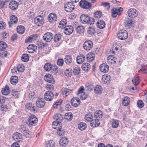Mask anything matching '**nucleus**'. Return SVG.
Masks as SVG:
<instances>
[{
    "instance_id": "3c124183",
    "label": "nucleus",
    "mask_w": 147,
    "mask_h": 147,
    "mask_svg": "<svg viewBox=\"0 0 147 147\" xmlns=\"http://www.w3.org/2000/svg\"><path fill=\"white\" fill-rule=\"evenodd\" d=\"M77 32L78 33L81 34L84 31V28L82 26H79L76 28Z\"/></svg>"
},
{
    "instance_id": "7ed1b4c3",
    "label": "nucleus",
    "mask_w": 147,
    "mask_h": 147,
    "mask_svg": "<svg viewBox=\"0 0 147 147\" xmlns=\"http://www.w3.org/2000/svg\"><path fill=\"white\" fill-rule=\"evenodd\" d=\"M12 138L13 140L17 142H21L23 140L22 134L18 132L14 133L13 134Z\"/></svg>"
},
{
    "instance_id": "6e6d98bb",
    "label": "nucleus",
    "mask_w": 147,
    "mask_h": 147,
    "mask_svg": "<svg viewBox=\"0 0 147 147\" xmlns=\"http://www.w3.org/2000/svg\"><path fill=\"white\" fill-rule=\"evenodd\" d=\"M54 119L56 120V121H61L62 120L63 117L60 114H56L53 117Z\"/></svg>"
},
{
    "instance_id": "72a5a7b5",
    "label": "nucleus",
    "mask_w": 147,
    "mask_h": 147,
    "mask_svg": "<svg viewBox=\"0 0 147 147\" xmlns=\"http://www.w3.org/2000/svg\"><path fill=\"white\" fill-rule=\"evenodd\" d=\"M10 81L12 84L15 85L18 82V78L16 76H12L11 78Z\"/></svg>"
},
{
    "instance_id": "a878e982",
    "label": "nucleus",
    "mask_w": 147,
    "mask_h": 147,
    "mask_svg": "<svg viewBox=\"0 0 147 147\" xmlns=\"http://www.w3.org/2000/svg\"><path fill=\"white\" fill-rule=\"evenodd\" d=\"M96 25L98 28L103 29L105 27V22L103 20H99L97 22Z\"/></svg>"
},
{
    "instance_id": "20e7f679",
    "label": "nucleus",
    "mask_w": 147,
    "mask_h": 147,
    "mask_svg": "<svg viewBox=\"0 0 147 147\" xmlns=\"http://www.w3.org/2000/svg\"><path fill=\"white\" fill-rule=\"evenodd\" d=\"M118 37L121 40H124L127 38L128 34L125 30H119L117 34Z\"/></svg>"
},
{
    "instance_id": "473e14b6",
    "label": "nucleus",
    "mask_w": 147,
    "mask_h": 147,
    "mask_svg": "<svg viewBox=\"0 0 147 147\" xmlns=\"http://www.w3.org/2000/svg\"><path fill=\"white\" fill-rule=\"evenodd\" d=\"M9 87L6 85L5 88L2 89L1 92L3 95H7L10 93V90H9Z\"/></svg>"
},
{
    "instance_id": "1a4fd4ad",
    "label": "nucleus",
    "mask_w": 147,
    "mask_h": 147,
    "mask_svg": "<svg viewBox=\"0 0 147 147\" xmlns=\"http://www.w3.org/2000/svg\"><path fill=\"white\" fill-rule=\"evenodd\" d=\"M75 5H73L72 2H68L65 5L64 8L65 10L67 12H71L74 8Z\"/></svg>"
},
{
    "instance_id": "bb28decb",
    "label": "nucleus",
    "mask_w": 147,
    "mask_h": 147,
    "mask_svg": "<svg viewBox=\"0 0 147 147\" xmlns=\"http://www.w3.org/2000/svg\"><path fill=\"white\" fill-rule=\"evenodd\" d=\"M110 76L108 75H104L102 76V80L104 83L108 84L110 82Z\"/></svg>"
},
{
    "instance_id": "f8f14e48",
    "label": "nucleus",
    "mask_w": 147,
    "mask_h": 147,
    "mask_svg": "<svg viewBox=\"0 0 147 147\" xmlns=\"http://www.w3.org/2000/svg\"><path fill=\"white\" fill-rule=\"evenodd\" d=\"M53 94L50 91L46 92L44 95V99L48 101H51L53 98Z\"/></svg>"
},
{
    "instance_id": "de8ad7c7",
    "label": "nucleus",
    "mask_w": 147,
    "mask_h": 147,
    "mask_svg": "<svg viewBox=\"0 0 147 147\" xmlns=\"http://www.w3.org/2000/svg\"><path fill=\"white\" fill-rule=\"evenodd\" d=\"M52 84L49 83L47 84L45 86V88L47 90H49V91H51L53 90L54 89V86Z\"/></svg>"
},
{
    "instance_id": "c85d7f7f",
    "label": "nucleus",
    "mask_w": 147,
    "mask_h": 147,
    "mask_svg": "<svg viewBox=\"0 0 147 147\" xmlns=\"http://www.w3.org/2000/svg\"><path fill=\"white\" fill-rule=\"evenodd\" d=\"M130 101V98L126 96L123 98L122 104L124 106H127L129 104Z\"/></svg>"
},
{
    "instance_id": "09e8293b",
    "label": "nucleus",
    "mask_w": 147,
    "mask_h": 147,
    "mask_svg": "<svg viewBox=\"0 0 147 147\" xmlns=\"http://www.w3.org/2000/svg\"><path fill=\"white\" fill-rule=\"evenodd\" d=\"M21 59L24 62L28 61L29 60L28 55L27 54H23L22 57Z\"/></svg>"
},
{
    "instance_id": "7c9ffc66",
    "label": "nucleus",
    "mask_w": 147,
    "mask_h": 147,
    "mask_svg": "<svg viewBox=\"0 0 147 147\" xmlns=\"http://www.w3.org/2000/svg\"><path fill=\"white\" fill-rule=\"evenodd\" d=\"M26 108L29 110H30L31 111H35V109L34 105L31 103H28L26 105Z\"/></svg>"
},
{
    "instance_id": "393cba45",
    "label": "nucleus",
    "mask_w": 147,
    "mask_h": 147,
    "mask_svg": "<svg viewBox=\"0 0 147 147\" xmlns=\"http://www.w3.org/2000/svg\"><path fill=\"white\" fill-rule=\"evenodd\" d=\"M68 143V140L65 137H62L61 139L59 144L63 146H65Z\"/></svg>"
},
{
    "instance_id": "c9c22d12",
    "label": "nucleus",
    "mask_w": 147,
    "mask_h": 147,
    "mask_svg": "<svg viewBox=\"0 0 147 147\" xmlns=\"http://www.w3.org/2000/svg\"><path fill=\"white\" fill-rule=\"evenodd\" d=\"M73 118V115L71 113H66L65 115V119L68 121H71Z\"/></svg>"
},
{
    "instance_id": "5701e85b",
    "label": "nucleus",
    "mask_w": 147,
    "mask_h": 147,
    "mask_svg": "<svg viewBox=\"0 0 147 147\" xmlns=\"http://www.w3.org/2000/svg\"><path fill=\"white\" fill-rule=\"evenodd\" d=\"M116 58L113 55H110L107 58V62L109 64L114 63L116 62Z\"/></svg>"
},
{
    "instance_id": "e2e57ef3",
    "label": "nucleus",
    "mask_w": 147,
    "mask_h": 147,
    "mask_svg": "<svg viewBox=\"0 0 147 147\" xmlns=\"http://www.w3.org/2000/svg\"><path fill=\"white\" fill-rule=\"evenodd\" d=\"M61 36L60 34H56L54 37V41L55 42H57L59 41L61 39Z\"/></svg>"
},
{
    "instance_id": "2eb2a0df",
    "label": "nucleus",
    "mask_w": 147,
    "mask_h": 147,
    "mask_svg": "<svg viewBox=\"0 0 147 147\" xmlns=\"http://www.w3.org/2000/svg\"><path fill=\"white\" fill-rule=\"evenodd\" d=\"M18 5V3L15 0L11 1L9 3V8L13 10L17 9Z\"/></svg>"
},
{
    "instance_id": "774afa93",
    "label": "nucleus",
    "mask_w": 147,
    "mask_h": 147,
    "mask_svg": "<svg viewBox=\"0 0 147 147\" xmlns=\"http://www.w3.org/2000/svg\"><path fill=\"white\" fill-rule=\"evenodd\" d=\"M62 100H60L58 102H56L53 105V108H57V107L58 105H60L62 103Z\"/></svg>"
},
{
    "instance_id": "cd10ccee",
    "label": "nucleus",
    "mask_w": 147,
    "mask_h": 147,
    "mask_svg": "<svg viewBox=\"0 0 147 147\" xmlns=\"http://www.w3.org/2000/svg\"><path fill=\"white\" fill-rule=\"evenodd\" d=\"M64 60L65 63L68 65L70 64L72 62V58L71 56L69 55H65Z\"/></svg>"
},
{
    "instance_id": "b1692460",
    "label": "nucleus",
    "mask_w": 147,
    "mask_h": 147,
    "mask_svg": "<svg viewBox=\"0 0 147 147\" xmlns=\"http://www.w3.org/2000/svg\"><path fill=\"white\" fill-rule=\"evenodd\" d=\"M85 59V56L83 55L80 54L77 57V62L79 64H81L84 61Z\"/></svg>"
},
{
    "instance_id": "f257e3e1",
    "label": "nucleus",
    "mask_w": 147,
    "mask_h": 147,
    "mask_svg": "<svg viewBox=\"0 0 147 147\" xmlns=\"http://www.w3.org/2000/svg\"><path fill=\"white\" fill-rule=\"evenodd\" d=\"M80 20L81 22L84 24H88L91 25L93 24L94 22V18H90L87 15H82L80 17Z\"/></svg>"
},
{
    "instance_id": "338daca9",
    "label": "nucleus",
    "mask_w": 147,
    "mask_h": 147,
    "mask_svg": "<svg viewBox=\"0 0 147 147\" xmlns=\"http://www.w3.org/2000/svg\"><path fill=\"white\" fill-rule=\"evenodd\" d=\"M95 31V29L94 28L91 27H89L88 30V33L90 34H93Z\"/></svg>"
},
{
    "instance_id": "0e129e2a",
    "label": "nucleus",
    "mask_w": 147,
    "mask_h": 147,
    "mask_svg": "<svg viewBox=\"0 0 147 147\" xmlns=\"http://www.w3.org/2000/svg\"><path fill=\"white\" fill-rule=\"evenodd\" d=\"M137 104L138 107L140 108H142L144 106V103L141 100H138L137 101Z\"/></svg>"
},
{
    "instance_id": "c756f323",
    "label": "nucleus",
    "mask_w": 147,
    "mask_h": 147,
    "mask_svg": "<svg viewBox=\"0 0 147 147\" xmlns=\"http://www.w3.org/2000/svg\"><path fill=\"white\" fill-rule=\"evenodd\" d=\"M94 117L99 120L102 118L103 115L102 113L100 110L96 111L94 114Z\"/></svg>"
},
{
    "instance_id": "4d7b16f0",
    "label": "nucleus",
    "mask_w": 147,
    "mask_h": 147,
    "mask_svg": "<svg viewBox=\"0 0 147 147\" xmlns=\"http://www.w3.org/2000/svg\"><path fill=\"white\" fill-rule=\"evenodd\" d=\"M132 21L131 20L128 19L126 20L125 24L129 28H131L132 26Z\"/></svg>"
},
{
    "instance_id": "052dcab7",
    "label": "nucleus",
    "mask_w": 147,
    "mask_h": 147,
    "mask_svg": "<svg viewBox=\"0 0 147 147\" xmlns=\"http://www.w3.org/2000/svg\"><path fill=\"white\" fill-rule=\"evenodd\" d=\"M57 65L60 66H62L64 63V61L63 59H59L57 61Z\"/></svg>"
},
{
    "instance_id": "2f4dec72",
    "label": "nucleus",
    "mask_w": 147,
    "mask_h": 147,
    "mask_svg": "<svg viewBox=\"0 0 147 147\" xmlns=\"http://www.w3.org/2000/svg\"><path fill=\"white\" fill-rule=\"evenodd\" d=\"M72 92V90L71 89H69L67 88H65L62 91V94L63 95H65V96H67L68 95L70 94Z\"/></svg>"
},
{
    "instance_id": "ddd939ff",
    "label": "nucleus",
    "mask_w": 147,
    "mask_h": 147,
    "mask_svg": "<svg viewBox=\"0 0 147 147\" xmlns=\"http://www.w3.org/2000/svg\"><path fill=\"white\" fill-rule=\"evenodd\" d=\"M53 35L50 32H47L45 33L43 36V39L45 41L50 42L53 38Z\"/></svg>"
},
{
    "instance_id": "ea45409f",
    "label": "nucleus",
    "mask_w": 147,
    "mask_h": 147,
    "mask_svg": "<svg viewBox=\"0 0 147 147\" xmlns=\"http://www.w3.org/2000/svg\"><path fill=\"white\" fill-rule=\"evenodd\" d=\"M102 88L99 85H97L95 87L94 91L96 94H100L101 93Z\"/></svg>"
},
{
    "instance_id": "412c9836",
    "label": "nucleus",
    "mask_w": 147,
    "mask_h": 147,
    "mask_svg": "<svg viewBox=\"0 0 147 147\" xmlns=\"http://www.w3.org/2000/svg\"><path fill=\"white\" fill-rule=\"evenodd\" d=\"M45 104V102L42 98L39 99L36 101V105L38 108H42L44 107Z\"/></svg>"
},
{
    "instance_id": "37998d69",
    "label": "nucleus",
    "mask_w": 147,
    "mask_h": 147,
    "mask_svg": "<svg viewBox=\"0 0 147 147\" xmlns=\"http://www.w3.org/2000/svg\"><path fill=\"white\" fill-rule=\"evenodd\" d=\"M66 20L65 19H64L60 22V23L59 24V27L62 29H63L66 26Z\"/></svg>"
},
{
    "instance_id": "9b49d317",
    "label": "nucleus",
    "mask_w": 147,
    "mask_h": 147,
    "mask_svg": "<svg viewBox=\"0 0 147 147\" xmlns=\"http://www.w3.org/2000/svg\"><path fill=\"white\" fill-rule=\"evenodd\" d=\"M127 13L129 17L133 18L136 17L138 15L137 11L135 9L131 8L127 11Z\"/></svg>"
},
{
    "instance_id": "6e6552de",
    "label": "nucleus",
    "mask_w": 147,
    "mask_h": 147,
    "mask_svg": "<svg viewBox=\"0 0 147 147\" xmlns=\"http://www.w3.org/2000/svg\"><path fill=\"white\" fill-rule=\"evenodd\" d=\"M34 22L37 26H39L44 24V20L42 17L38 16L34 18Z\"/></svg>"
},
{
    "instance_id": "69168bd1",
    "label": "nucleus",
    "mask_w": 147,
    "mask_h": 147,
    "mask_svg": "<svg viewBox=\"0 0 147 147\" xmlns=\"http://www.w3.org/2000/svg\"><path fill=\"white\" fill-rule=\"evenodd\" d=\"M27 49H32L34 51L37 49V46L34 44L30 45H29L27 47Z\"/></svg>"
},
{
    "instance_id": "e433bc0d",
    "label": "nucleus",
    "mask_w": 147,
    "mask_h": 147,
    "mask_svg": "<svg viewBox=\"0 0 147 147\" xmlns=\"http://www.w3.org/2000/svg\"><path fill=\"white\" fill-rule=\"evenodd\" d=\"M82 69L84 71H88L90 68V64L88 63H84L82 66Z\"/></svg>"
},
{
    "instance_id": "603ef678",
    "label": "nucleus",
    "mask_w": 147,
    "mask_h": 147,
    "mask_svg": "<svg viewBox=\"0 0 147 147\" xmlns=\"http://www.w3.org/2000/svg\"><path fill=\"white\" fill-rule=\"evenodd\" d=\"M37 45L40 48H43L47 45L46 43H44L42 40L38 41L37 42Z\"/></svg>"
},
{
    "instance_id": "79ce46f5",
    "label": "nucleus",
    "mask_w": 147,
    "mask_h": 147,
    "mask_svg": "<svg viewBox=\"0 0 147 147\" xmlns=\"http://www.w3.org/2000/svg\"><path fill=\"white\" fill-rule=\"evenodd\" d=\"M93 116L90 113L87 114L85 115V119L87 121H91L93 119Z\"/></svg>"
},
{
    "instance_id": "0eeeda50",
    "label": "nucleus",
    "mask_w": 147,
    "mask_h": 147,
    "mask_svg": "<svg viewBox=\"0 0 147 147\" xmlns=\"http://www.w3.org/2000/svg\"><path fill=\"white\" fill-rule=\"evenodd\" d=\"M79 4L81 7L84 9H89L92 6L91 4L86 0H81Z\"/></svg>"
},
{
    "instance_id": "39448f33",
    "label": "nucleus",
    "mask_w": 147,
    "mask_h": 147,
    "mask_svg": "<svg viewBox=\"0 0 147 147\" xmlns=\"http://www.w3.org/2000/svg\"><path fill=\"white\" fill-rule=\"evenodd\" d=\"M38 119L34 115L30 116L28 119V124L29 125H35L37 123Z\"/></svg>"
},
{
    "instance_id": "bf43d9fd",
    "label": "nucleus",
    "mask_w": 147,
    "mask_h": 147,
    "mask_svg": "<svg viewBox=\"0 0 147 147\" xmlns=\"http://www.w3.org/2000/svg\"><path fill=\"white\" fill-rule=\"evenodd\" d=\"M102 12L100 11H97L94 13V17L96 18H100L102 16Z\"/></svg>"
},
{
    "instance_id": "5fc2aeb1",
    "label": "nucleus",
    "mask_w": 147,
    "mask_h": 147,
    "mask_svg": "<svg viewBox=\"0 0 147 147\" xmlns=\"http://www.w3.org/2000/svg\"><path fill=\"white\" fill-rule=\"evenodd\" d=\"M74 73L75 75H78L80 73V69L79 67H75L74 69Z\"/></svg>"
},
{
    "instance_id": "6ab92c4d",
    "label": "nucleus",
    "mask_w": 147,
    "mask_h": 147,
    "mask_svg": "<svg viewBox=\"0 0 147 147\" xmlns=\"http://www.w3.org/2000/svg\"><path fill=\"white\" fill-rule=\"evenodd\" d=\"M72 105L74 107H77L80 104V100L78 98H73L71 100Z\"/></svg>"
},
{
    "instance_id": "9d476101",
    "label": "nucleus",
    "mask_w": 147,
    "mask_h": 147,
    "mask_svg": "<svg viewBox=\"0 0 147 147\" xmlns=\"http://www.w3.org/2000/svg\"><path fill=\"white\" fill-rule=\"evenodd\" d=\"M44 80L46 82L52 84H54L55 83L53 76L50 74H46L45 76Z\"/></svg>"
},
{
    "instance_id": "4c0bfd02",
    "label": "nucleus",
    "mask_w": 147,
    "mask_h": 147,
    "mask_svg": "<svg viewBox=\"0 0 147 147\" xmlns=\"http://www.w3.org/2000/svg\"><path fill=\"white\" fill-rule=\"evenodd\" d=\"M17 32L20 34H23L25 31L24 27L22 26H18L17 28Z\"/></svg>"
},
{
    "instance_id": "680f3d73",
    "label": "nucleus",
    "mask_w": 147,
    "mask_h": 147,
    "mask_svg": "<svg viewBox=\"0 0 147 147\" xmlns=\"http://www.w3.org/2000/svg\"><path fill=\"white\" fill-rule=\"evenodd\" d=\"M7 47L6 43L3 41H1V48L2 49H5Z\"/></svg>"
},
{
    "instance_id": "4be33fe9",
    "label": "nucleus",
    "mask_w": 147,
    "mask_h": 147,
    "mask_svg": "<svg viewBox=\"0 0 147 147\" xmlns=\"http://www.w3.org/2000/svg\"><path fill=\"white\" fill-rule=\"evenodd\" d=\"M90 122L91 123H90V125L92 127H94L98 126L100 124L99 119L97 118L92 119Z\"/></svg>"
},
{
    "instance_id": "f704fd0d",
    "label": "nucleus",
    "mask_w": 147,
    "mask_h": 147,
    "mask_svg": "<svg viewBox=\"0 0 147 147\" xmlns=\"http://www.w3.org/2000/svg\"><path fill=\"white\" fill-rule=\"evenodd\" d=\"M94 54L90 53L87 55L86 59L88 62H91L94 60Z\"/></svg>"
},
{
    "instance_id": "a211bd4d",
    "label": "nucleus",
    "mask_w": 147,
    "mask_h": 147,
    "mask_svg": "<svg viewBox=\"0 0 147 147\" xmlns=\"http://www.w3.org/2000/svg\"><path fill=\"white\" fill-rule=\"evenodd\" d=\"M57 16L56 14L54 13H51L48 16L49 21L51 23H54L56 20Z\"/></svg>"
},
{
    "instance_id": "49530a36",
    "label": "nucleus",
    "mask_w": 147,
    "mask_h": 147,
    "mask_svg": "<svg viewBox=\"0 0 147 147\" xmlns=\"http://www.w3.org/2000/svg\"><path fill=\"white\" fill-rule=\"evenodd\" d=\"M119 122L118 120H113L112 121V126L114 128H117L119 125Z\"/></svg>"
},
{
    "instance_id": "8fccbe9b",
    "label": "nucleus",
    "mask_w": 147,
    "mask_h": 147,
    "mask_svg": "<svg viewBox=\"0 0 147 147\" xmlns=\"http://www.w3.org/2000/svg\"><path fill=\"white\" fill-rule=\"evenodd\" d=\"M132 82L133 84L135 86L137 85L140 82L139 79L138 77H134L132 80Z\"/></svg>"
},
{
    "instance_id": "58836bf2",
    "label": "nucleus",
    "mask_w": 147,
    "mask_h": 147,
    "mask_svg": "<svg viewBox=\"0 0 147 147\" xmlns=\"http://www.w3.org/2000/svg\"><path fill=\"white\" fill-rule=\"evenodd\" d=\"M8 52L5 49H2L1 48V57L3 58L7 57Z\"/></svg>"
},
{
    "instance_id": "c03bdc74",
    "label": "nucleus",
    "mask_w": 147,
    "mask_h": 147,
    "mask_svg": "<svg viewBox=\"0 0 147 147\" xmlns=\"http://www.w3.org/2000/svg\"><path fill=\"white\" fill-rule=\"evenodd\" d=\"M31 132L28 130H24L23 131L24 136L27 138H29L31 134Z\"/></svg>"
},
{
    "instance_id": "423d86ee",
    "label": "nucleus",
    "mask_w": 147,
    "mask_h": 147,
    "mask_svg": "<svg viewBox=\"0 0 147 147\" xmlns=\"http://www.w3.org/2000/svg\"><path fill=\"white\" fill-rule=\"evenodd\" d=\"M123 9L121 7L118 8H113L111 9L112 16L113 18H116L117 15L119 16L121 15V13L122 12Z\"/></svg>"
},
{
    "instance_id": "dca6fc26",
    "label": "nucleus",
    "mask_w": 147,
    "mask_h": 147,
    "mask_svg": "<svg viewBox=\"0 0 147 147\" xmlns=\"http://www.w3.org/2000/svg\"><path fill=\"white\" fill-rule=\"evenodd\" d=\"M63 28L65 29V33L67 35L71 34L74 31V28L71 26H67Z\"/></svg>"
},
{
    "instance_id": "a18cd8bd",
    "label": "nucleus",
    "mask_w": 147,
    "mask_h": 147,
    "mask_svg": "<svg viewBox=\"0 0 147 147\" xmlns=\"http://www.w3.org/2000/svg\"><path fill=\"white\" fill-rule=\"evenodd\" d=\"M55 144V142L53 140H50L46 143V147H54Z\"/></svg>"
},
{
    "instance_id": "4468645a",
    "label": "nucleus",
    "mask_w": 147,
    "mask_h": 147,
    "mask_svg": "<svg viewBox=\"0 0 147 147\" xmlns=\"http://www.w3.org/2000/svg\"><path fill=\"white\" fill-rule=\"evenodd\" d=\"M93 42L90 40L86 41L83 44L84 49L86 50H90L93 47Z\"/></svg>"
},
{
    "instance_id": "aec40b11",
    "label": "nucleus",
    "mask_w": 147,
    "mask_h": 147,
    "mask_svg": "<svg viewBox=\"0 0 147 147\" xmlns=\"http://www.w3.org/2000/svg\"><path fill=\"white\" fill-rule=\"evenodd\" d=\"M109 66L106 64L103 63L101 65L100 67V71L103 73H105L108 71Z\"/></svg>"
},
{
    "instance_id": "f3484780",
    "label": "nucleus",
    "mask_w": 147,
    "mask_h": 147,
    "mask_svg": "<svg viewBox=\"0 0 147 147\" xmlns=\"http://www.w3.org/2000/svg\"><path fill=\"white\" fill-rule=\"evenodd\" d=\"M10 21L9 22V27L12 26V25L13 24H16L18 21L17 17L15 15H12L10 18Z\"/></svg>"
},
{
    "instance_id": "a19ab883",
    "label": "nucleus",
    "mask_w": 147,
    "mask_h": 147,
    "mask_svg": "<svg viewBox=\"0 0 147 147\" xmlns=\"http://www.w3.org/2000/svg\"><path fill=\"white\" fill-rule=\"evenodd\" d=\"M86 127V124L83 122L80 123L78 125V128L81 130H85Z\"/></svg>"
},
{
    "instance_id": "13d9d810",
    "label": "nucleus",
    "mask_w": 147,
    "mask_h": 147,
    "mask_svg": "<svg viewBox=\"0 0 147 147\" xmlns=\"http://www.w3.org/2000/svg\"><path fill=\"white\" fill-rule=\"evenodd\" d=\"M11 93H12V96H13V97H14L15 98L18 97V95L19 93L18 91H16L14 90H13L11 91Z\"/></svg>"
},
{
    "instance_id": "f03ea898",
    "label": "nucleus",
    "mask_w": 147,
    "mask_h": 147,
    "mask_svg": "<svg viewBox=\"0 0 147 147\" xmlns=\"http://www.w3.org/2000/svg\"><path fill=\"white\" fill-rule=\"evenodd\" d=\"M44 68L45 70L49 71L51 69H53V72L55 74H56L58 71V69L57 66H53L51 64L49 63H46L44 65Z\"/></svg>"
},
{
    "instance_id": "864d4df0",
    "label": "nucleus",
    "mask_w": 147,
    "mask_h": 147,
    "mask_svg": "<svg viewBox=\"0 0 147 147\" xmlns=\"http://www.w3.org/2000/svg\"><path fill=\"white\" fill-rule=\"evenodd\" d=\"M17 70L19 72H23L24 67L22 65H19L17 67H16Z\"/></svg>"
}]
</instances>
